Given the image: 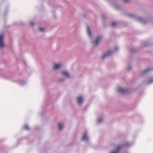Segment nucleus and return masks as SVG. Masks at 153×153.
Segmentation results:
<instances>
[{
  "instance_id": "obj_4",
  "label": "nucleus",
  "mask_w": 153,
  "mask_h": 153,
  "mask_svg": "<svg viewBox=\"0 0 153 153\" xmlns=\"http://www.w3.org/2000/svg\"><path fill=\"white\" fill-rule=\"evenodd\" d=\"M83 100L81 97H79L77 98V102L79 105H81L83 101Z\"/></svg>"
},
{
  "instance_id": "obj_6",
  "label": "nucleus",
  "mask_w": 153,
  "mask_h": 153,
  "mask_svg": "<svg viewBox=\"0 0 153 153\" xmlns=\"http://www.w3.org/2000/svg\"><path fill=\"white\" fill-rule=\"evenodd\" d=\"M62 74L66 77H70L69 74L66 71H62Z\"/></svg>"
},
{
  "instance_id": "obj_11",
  "label": "nucleus",
  "mask_w": 153,
  "mask_h": 153,
  "mask_svg": "<svg viewBox=\"0 0 153 153\" xmlns=\"http://www.w3.org/2000/svg\"><path fill=\"white\" fill-rule=\"evenodd\" d=\"M150 70H151V68H147L143 72V74H144L146 73L147 72L149 71Z\"/></svg>"
},
{
  "instance_id": "obj_10",
  "label": "nucleus",
  "mask_w": 153,
  "mask_h": 153,
  "mask_svg": "<svg viewBox=\"0 0 153 153\" xmlns=\"http://www.w3.org/2000/svg\"><path fill=\"white\" fill-rule=\"evenodd\" d=\"M88 137L86 134H85L82 137V139L83 140H86L87 139Z\"/></svg>"
},
{
  "instance_id": "obj_18",
  "label": "nucleus",
  "mask_w": 153,
  "mask_h": 153,
  "mask_svg": "<svg viewBox=\"0 0 153 153\" xmlns=\"http://www.w3.org/2000/svg\"><path fill=\"white\" fill-rule=\"evenodd\" d=\"M30 25L32 26L34 25V22H30Z\"/></svg>"
},
{
  "instance_id": "obj_8",
  "label": "nucleus",
  "mask_w": 153,
  "mask_h": 153,
  "mask_svg": "<svg viewBox=\"0 0 153 153\" xmlns=\"http://www.w3.org/2000/svg\"><path fill=\"white\" fill-rule=\"evenodd\" d=\"M61 66V65L60 64H55L54 67L53 69L55 70L59 68Z\"/></svg>"
},
{
  "instance_id": "obj_17",
  "label": "nucleus",
  "mask_w": 153,
  "mask_h": 153,
  "mask_svg": "<svg viewBox=\"0 0 153 153\" xmlns=\"http://www.w3.org/2000/svg\"><path fill=\"white\" fill-rule=\"evenodd\" d=\"M102 120L101 119L99 118L98 119V122H100L101 121H102Z\"/></svg>"
},
{
  "instance_id": "obj_1",
  "label": "nucleus",
  "mask_w": 153,
  "mask_h": 153,
  "mask_svg": "<svg viewBox=\"0 0 153 153\" xmlns=\"http://www.w3.org/2000/svg\"><path fill=\"white\" fill-rule=\"evenodd\" d=\"M4 36L1 34L0 36V48H2L4 46Z\"/></svg>"
},
{
  "instance_id": "obj_7",
  "label": "nucleus",
  "mask_w": 153,
  "mask_h": 153,
  "mask_svg": "<svg viewBox=\"0 0 153 153\" xmlns=\"http://www.w3.org/2000/svg\"><path fill=\"white\" fill-rule=\"evenodd\" d=\"M112 52V51H109L108 53L106 54H104L102 56V58L103 59H105V57L109 56L110 54Z\"/></svg>"
},
{
  "instance_id": "obj_19",
  "label": "nucleus",
  "mask_w": 153,
  "mask_h": 153,
  "mask_svg": "<svg viewBox=\"0 0 153 153\" xmlns=\"http://www.w3.org/2000/svg\"><path fill=\"white\" fill-rule=\"evenodd\" d=\"M123 1H124V2H127L129 0H123Z\"/></svg>"
},
{
  "instance_id": "obj_16",
  "label": "nucleus",
  "mask_w": 153,
  "mask_h": 153,
  "mask_svg": "<svg viewBox=\"0 0 153 153\" xmlns=\"http://www.w3.org/2000/svg\"><path fill=\"white\" fill-rule=\"evenodd\" d=\"M39 29L41 32H43L44 31L43 28L42 27L39 28Z\"/></svg>"
},
{
  "instance_id": "obj_2",
  "label": "nucleus",
  "mask_w": 153,
  "mask_h": 153,
  "mask_svg": "<svg viewBox=\"0 0 153 153\" xmlns=\"http://www.w3.org/2000/svg\"><path fill=\"white\" fill-rule=\"evenodd\" d=\"M123 147L122 146L119 145L117 147L115 151L112 152L111 153H119L120 150Z\"/></svg>"
},
{
  "instance_id": "obj_12",
  "label": "nucleus",
  "mask_w": 153,
  "mask_h": 153,
  "mask_svg": "<svg viewBox=\"0 0 153 153\" xmlns=\"http://www.w3.org/2000/svg\"><path fill=\"white\" fill-rule=\"evenodd\" d=\"M62 128V125L61 123L59 124V129L60 130H61Z\"/></svg>"
},
{
  "instance_id": "obj_3",
  "label": "nucleus",
  "mask_w": 153,
  "mask_h": 153,
  "mask_svg": "<svg viewBox=\"0 0 153 153\" xmlns=\"http://www.w3.org/2000/svg\"><path fill=\"white\" fill-rule=\"evenodd\" d=\"M118 91L122 94H124L127 93L128 90L122 88H120L118 89Z\"/></svg>"
},
{
  "instance_id": "obj_5",
  "label": "nucleus",
  "mask_w": 153,
  "mask_h": 153,
  "mask_svg": "<svg viewBox=\"0 0 153 153\" xmlns=\"http://www.w3.org/2000/svg\"><path fill=\"white\" fill-rule=\"evenodd\" d=\"M101 39V37L97 38L96 40L93 42L94 43L95 45H97L99 44L100 41Z\"/></svg>"
},
{
  "instance_id": "obj_13",
  "label": "nucleus",
  "mask_w": 153,
  "mask_h": 153,
  "mask_svg": "<svg viewBox=\"0 0 153 153\" xmlns=\"http://www.w3.org/2000/svg\"><path fill=\"white\" fill-rule=\"evenodd\" d=\"M117 25V23L116 22H113L111 24V26L113 27H115Z\"/></svg>"
},
{
  "instance_id": "obj_14",
  "label": "nucleus",
  "mask_w": 153,
  "mask_h": 153,
  "mask_svg": "<svg viewBox=\"0 0 153 153\" xmlns=\"http://www.w3.org/2000/svg\"><path fill=\"white\" fill-rule=\"evenodd\" d=\"M153 82V78L151 79L150 80H149L148 82V83L149 84H150Z\"/></svg>"
},
{
  "instance_id": "obj_15",
  "label": "nucleus",
  "mask_w": 153,
  "mask_h": 153,
  "mask_svg": "<svg viewBox=\"0 0 153 153\" xmlns=\"http://www.w3.org/2000/svg\"><path fill=\"white\" fill-rule=\"evenodd\" d=\"M24 128L26 130H29V128L27 125H25L24 126Z\"/></svg>"
},
{
  "instance_id": "obj_9",
  "label": "nucleus",
  "mask_w": 153,
  "mask_h": 153,
  "mask_svg": "<svg viewBox=\"0 0 153 153\" xmlns=\"http://www.w3.org/2000/svg\"><path fill=\"white\" fill-rule=\"evenodd\" d=\"M87 32L89 36L91 37V34L90 31V28L88 26L87 27Z\"/></svg>"
}]
</instances>
